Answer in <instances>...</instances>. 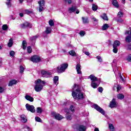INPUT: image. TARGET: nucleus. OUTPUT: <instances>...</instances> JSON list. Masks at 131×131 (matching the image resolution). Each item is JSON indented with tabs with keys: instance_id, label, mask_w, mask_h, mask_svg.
Listing matches in <instances>:
<instances>
[{
	"instance_id": "obj_1",
	"label": "nucleus",
	"mask_w": 131,
	"mask_h": 131,
	"mask_svg": "<svg viewBox=\"0 0 131 131\" xmlns=\"http://www.w3.org/2000/svg\"><path fill=\"white\" fill-rule=\"evenodd\" d=\"M72 95L75 99L82 100L84 98L83 93L81 92L79 86L76 84H75L73 87Z\"/></svg>"
},
{
	"instance_id": "obj_2",
	"label": "nucleus",
	"mask_w": 131,
	"mask_h": 131,
	"mask_svg": "<svg viewBox=\"0 0 131 131\" xmlns=\"http://www.w3.org/2000/svg\"><path fill=\"white\" fill-rule=\"evenodd\" d=\"M35 90L36 92H40L43 88V86L41 84H46V81H41L40 79H38L35 81Z\"/></svg>"
},
{
	"instance_id": "obj_3",
	"label": "nucleus",
	"mask_w": 131,
	"mask_h": 131,
	"mask_svg": "<svg viewBox=\"0 0 131 131\" xmlns=\"http://www.w3.org/2000/svg\"><path fill=\"white\" fill-rule=\"evenodd\" d=\"M68 68V63H63L60 65V66L57 67L54 69V72H57V73H63L65 72V70Z\"/></svg>"
},
{
	"instance_id": "obj_4",
	"label": "nucleus",
	"mask_w": 131,
	"mask_h": 131,
	"mask_svg": "<svg viewBox=\"0 0 131 131\" xmlns=\"http://www.w3.org/2000/svg\"><path fill=\"white\" fill-rule=\"evenodd\" d=\"M93 108L95 109L97 111L102 114V115H105V111L101 107L99 106L98 104H93Z\"/></svg>"
},
{
	"instance_id": "obj_5",
	"label": "nucleus",
	"mask_w": 131,
	"mask_h": 131,
	"mask_svg": "<svg viewBox=\"0 0 131 131\" xmlns=\"http://www.w3.org/2000/svg\"><path fill=\"white\" fill-rule=\"evenodd\" d=\"M26 108L28 111H30L32 113H34L35 112V108L34 107V106L32 105H30L28 103H27L26 104Z\"/></svg>"
},
{
	"instance_id": "obj_6",
	"label": "nucleus",
	"mask_w": 131,
	"mask_h": 131,
	"mask_svg": "<svg viewBox=\"0 0 131 131\" xmlns=\"http://www.w3.org/2000/svg\"><path fill=\"white\" fill-rule=\"evenodd\" d=\"M20 27L21 28H23V29H25V28H31V27H32V25L30 23L26 21L21 24L20 25Z\"/></svg>"
},
{
	"instance_id": "obj_7",
	"label": "nucleus",
	"mask_w": 131,
	"mask_h": 131,
	"mask_svg": "<svg viewBox=\"0 0 131 131\" xmlns=\"http://www.w3.org/2000/svg\"><path fill=\"white\" fill-rule=\"evenodd\" d=\"M31 61L33 63H38L40 61V57L38 55H34L31 58Z\"/></svg>"
},
{
	"instance_id": "obj_8",
	"label": "nucleus",
	"mask_w": 131,
	"mask_h": 131,
	"mask_svg": "<svg viewBox=\"0 0 131 131\" xmlns=\"http://www.w3.org/2000/svg\"><path fill=\"white\" fill-rule=\"evenodd\" d=\"M38 4H39V12H42L43 11V6H45V1L40 0L38 2Z\"/></svg>"
},
{
	"instance_id": "obj_9",
	"label": "nucleus",
	"mask_w": 131,
	"mask_h": 131,
	"mask_svg": "<svg viewBox=\"0 0 131 131\" xmlns=\"http://www.w3.org/2000/svg\"><path fill=\"white\" fill-rule=\"evenodd\" d=\"M118 106V103L116 102V99H113L112 101L110 102V108H115Z\"/></svg>"
},
{
	"instance_id": "obj_10",
	"label": "nucleus",
	"mask_w": 131,
	"mask_h": 131,
	"mask_svg": "<svg viewBox=\"0 0 131 131\" xmlns=\"http://www.w3.org/2000/svg\"><path fill=\"white\" fill-rule=\"evenodd\" d=\"M41 73L43 77H51L52 73L47 71H41Z\"/></svg>"
},
{
	"instance_id": "obj_11",
	"label": "nucleus",
	"mask_w": 131,
	"mask_h": 131,
	"mask_svg": "<svg viewBox=\"0 0 131 131\" xmlns=\"http://www.w3.org/2000/svg\"><path fill=\"white\" fill-rule=\"evenodd\" d=\"M52 115H53V116H54V117L55 118V119H57V120H61V119H63V118H64L63 116L55 112H52Z\"/></svg>"
},
{
	"instance_id": "obj_12",
	"label": "nucleus",
	"mask_w": 131,
	"mask_h": 131,
	"mask_svg": "<svg viewBox=\"0 0 131 131\" xmlns=\"http://www.w3.org/2000/svg\"><path fill=\"white\" fill-rule=\"evenodd\" d=\"M65 112H66V117L68 120H71L72 119V116H71V114L69 113V110L66 109L64 110Z\"/></svg>"
},
{
	"instance_id": "obj_13",
	"label": "nucleus",
	"mask_w": 131,
	"mask_h": 131,
	"mask_svg": "<svg viewBox=\"0 0 131 131\" xmlns=\"http://www.w3.org/2000/svg\"><path fill=\"white\" fill-rule=\"evenodd\" d=\"M76 69L78 74H81V66L80 64L76 65Z\"/></svg>"
},
{
	"instance_id": "obj_14",
	"label": "nucleus",
	"mask_w": 131,
	"mask_h": 131,
	"mask_svg": "<svg viewBox=\"0 0 131 131\" xmlns=\"http://www.w3.org/2000/svg\"><path fill=\"white\" fill-rule=\"evenodd\" d=\"M78 131H85L86 130V127L82 125H79L77 127Z\"/></svg>"
},
{
	"instance_id": "obj_15",
	"label": "nucleus",
	"mask_w": 131,
	"mask_h": 131,
	"mask_svg": "<svg viewBox=\"0 0 131 131\" xmlns=\"http://www.w3.org/2000/svg\"><path fill=\"white\" fill-rule=\"evenodd\" d=\"M92 82H95V81H98V78L95 77L94 75H91L89 76Z\"/></svg>"
},
{
	"instance_id": "obj_16",
	"label": "nucleus",
	"mask_w": 131,
	"mask_h": 131,
	"mask_svg": "<svg viewBox=\"0 0 131 131\" xmlns=\"http://www.w3.org/2000/svg\"><path fill=\"white\" fill-rule=\"evenodd\" d=\"M53 83L56 85L59 84V77L58 76H55L53 77Z\"/></svg>"
},
{
	"instance_id": "obj_17",
	"label": "nucleus",
	"mask_w": 131,
	"mask_h": 131,
	"mask_svg": "<svg viewBox=\"0 0 131 131\" xmlns=\"http://www.w3.org/2000/svg\"><path fill=\"white\" fill-rule=\"evenodd\" d=\"M26 100L27 101H29V102H33L34 101V99L33 97H31L30 95H26L25 97Z\"/></svg>"
},
{
	"instance_id": "obj_18",
	"label": "nucleus",
	"mask_w": 131,
	"mask_h": 131,
	"mask_svg": "<svg viewBox=\"0 0 131 131\" xmlns=\"http://www.w3.org/2000/svg\"><path fill=\"white\" fill-rule=\"evenodd\" d=\"M99 84H100V82H98L97 83H96L95 82H92L91 86L93 89H97V88H98V86H99Z\"/></svg>"
},
{
	"instance_id": "obj_19",
	"label": "nucleus",
	"mask_w": 131,
	"mask_h": 131,
	"mask_svg": "<svg viewBox=\"0 0 131 131\" xmlns=\"http://www.w3.org/2000/svg\"><path fill=\"white\" fill-rule=\"evenodd\" d=\"M82 20L84 24H88L89 23V18L88 17H82Z\"/></svg>"
},
{
	"instance_id": "obj_20",
	"label": "nucleus",
	"mask_w": 131,
	"mask_h": 131,
	"mask_svg": "<svg viewBox=\"0 0 131 131\" xmlns=\"http://www.w3.org/2000/svg\"><path fill=\"white\" fill-rule=\"evenodd\" d=\"M16 83H17V80H12L9 81V86H12V85H14V84H16Z\"/></svg>"
},
{
	"instance_id": "obj_21",
	"label": "nucleus",
	"mask_w": 131,
	"mask_h": 131,
	"mask_svg": "<svg viewBox=\"0 0 131 131\" xmlns=\"http://www.w3.org/2000/svg\"><path fill=\"white\" fill-rule=\"evenodd\" d=\"M14 45V42L13 41V39L10 38L8 43V46L9 48H12V46Z\"/></svg>"
},
{
	"instance_id": "obj_22",
	"label": "nucleus",
	"mask_w": 131,
	"mask_h": 131,
	"mask_svg": "<svg viewBox=\"0 0 131 131\" xmlns=\"http://www.w3.org/2000/svg\"><path fill=\"white\" fill-rule=\"evenodd\" d=\"M112 5L116 8H118L119 7V5H118V2L116 0H113L112 1Z\"/></svg>"
},
{
	"instance_id": "obj_23",
	"label": "nucleus",
	"mask_w": 131,
	"mask_h": 131,
	"mask_svg": "<svg viewBox=\"0 0 131 131\" xmlns=\"http://www.w3.org/2000/svg\"><path fill=\"white\" fill-rule=\"evenodd\" d=\"M120 46V42L118 40H115L114 42L113 47H119Z\"/></svg>"
},
{
	"instance_id": "obj_24",
	"label": "nucleus",
	"mask_w": 131,
	"mask_h": 131,
	"mask_svg": "<svg viewBox=\"0 0 131 131\" xmlns=\"http://www.w3.org/2000/svg\"><path fill=\"white\" fill-rule=\"evenodd\" d=\"M20 119L23 122H26V121H27V118H26V116L25 115L20 116Z\"/></svg>"
},
{
	"instance_id": "obj_25",
	"label": "nucleus",
	"mask_w": 131,
	"mask_h": 131,
	"mask_svg": "<svg viewBox=\"0 0 131 131\" xmlns=\"http://www.w3.org/2000/svg\"><path fill=\"white\" fill-rule=\"evenodd\" d=\"M45 32L47 33V34H50V33L52 32V28L50 27H47Z\"/></svg>"
},
{
	"instance_id": "obj_26",
	"label": "nucleus",
	"mask_w": 131,
	"mask_h": 131,
	"mask_svg": "<svg viewBox=\"0 0 131 131\" xmlns=\"http://www.w3.org/2000/svg\"><path fill=\"white\" fill-rule=\"evenodd\" d=\"M76 10V7L72 6V7L69 9V12L70 13H73V12H75Z\"/></svg>"
},
{
	"instance_id": "obj_27",
	"label": "nucleus",
	"mask_w": 131,
	"mask_h": 131,
	"mask_svg": "<svg viewBox=\"0 0 131 131\" xmlns=\"http://www.w3.org/2000/svg\"><path fill=\"white\" fill-rule=\"evenodd\" d=\"M109 28V25L107 24H105L102 26V30H107Z\"/></svg>"
},
{
	"instance_id": "obj_28",
	"label": "nucleus",
	"mask_w": 131,
	"mask_h": 131,
	"mask_svg": "<svg viewBox=\"0 0 131 131\" xmlns=\"http://www.w3.org/2000/svg\"><path fill=\"white\" fill-rule=\"evenodd\" d=\"M101 18L103 19V20H105V21H108V17L107 16V15L106 14V13H103L101 16Z\"/></svg>"
},
{
	"instance_id": "obj_29",
	"label": "nucleus",
	"mask_w": 131,
	"mask_h": 131,
	"mask_svg": "<svg viewBox=\"0 0 131 131\" xmlns=\"http://www.w3.org/2000/svg\"><path fill=\"white\" fill-rule=\"evenodd\" d=\"M108 127L111 131H115V128L114 127V126H113V124H109Z\"/></svg>"
},
{
	"instance_id": "obj_30",
	"label": "nucleus",
	"mask_w": 131,
	"mask_h": 131,
	"mask_svg": "<svg viewBox=\"0 0 131 131\" xmlns=\"http://www.w3.org/2000/svg\"><path fill=\"white\" fill-rule=\"evenodd\" d=\"M69 54L71 56H72L73 57L76 56V52L73 50L70 51L69 52Z\"/></svg>"
},
{
	"instance_id": "obj_31",
	"label": "nucleus",
	"mask_w": 131,
	"mask_h": 131,
	"mask_svg": "<svg viewBox=\"0 0 131 131\" xmlns=\"http://www.w3.org/2000/svg\"><path fill=\"white\" fill-rule=\"evenodd\" d=\"M49 24L50 26L53 27V26H55V23H54V20L53 19H50L49 21Z\"/></svg>"
},
{
	"instance_id": "obj_32",
	"label": "nucleus",
	"mask_w": 131,
	"mask_h": 131,
	"mask_svg": "<svg viewBox=\"0 0 131 131\" xmlns=\"http://www.w3.org/2000/svg\"><path fill=\"white\" fill-rule=\"evenodd\" d=\"M23 50H26V47L27 46V42H26V41L24 40L23 41Z\"/></svg>"
},
{
	"instance_id": "obj_33",
	"label": "nucleus",
	"mask_w": 131,
	"mask_h": 131,
	"mask_svg": "<svg viewBox=\"0 0 131 131\" xmlns=\"http://www.w3.org/2000/svg\"><path fill=\"white\" fill-rule=\"evenodd\" d=\"M36 112L37 113L40 114L41 113H42V108H41L40 107H37Z\"/></svg>"
},
{
	"instance_id": "obj_34",
	"label": "nucleus",
	"mask_w": 131,
	"mask_h": 131,
	"mask_svg": "<svg viewBox=\"0 0 131 131\" xmlns=\"http://www.w3.org/2000/svg\"><path fill=\"white\" fill-rule=\"evenodd\" d=\"M117 17L118 18H122V17H123V13L121 11L119 12L117 14Z\"/></svg>"
},
{
	"instance_id": "obj_35",
	"label": "nucleus",
	"mask_w": 131,
	"mask_h": 131,
	"mask_svg": "<svg viewBox=\"0 0 131 131\" xmlns=\"http://www.w3.org/2000/svg\"><path fill=\"white\" fill-rule=\"evenodd\" d=\"M126 41L127 42H131V36H127L125 38Z\"/></svg>"
},
{
	"instance_id": "obj_36",
	"label": "nucleus",
	"mask_w": 131,
	"mask_h": 131,
	"mask_svg": "<svg viewBox=\"0 0 131 131\" xmlns=\"http://www.w3.org/2000/svg\"><path fill=\"white\" fill-rule=\"evenodd\" d=\"M118 99H120V100H122V99H124V95L123 94H118L117 96Z\"/></svg>"
},
{
	"instance_id": "obj_37",
	"label": "nucleus",
	"mask_w": 131,
	"mask_h": 131,
	"mask_svg": "<svg viewBox=\"0 0 131 131\" xmlns=\"http://www.w3.org/2000/svg\"><path fill=\"white\" fill-rule=\"evenodd\" d=\"M9 55H10V57L14 58V57H15V51H11L10 52Z\"/></svg>"
},
{
	"instance_id": "obj_38",
	"label": "nucleus",
	"mask_w": 131,
	"mask_h": 131,
	"mask_svg": "<svg viewBox=\"0 0 131 131\" xmlns=\"http://www.w3.org/2000/svg\"><path fill=\"white\" fill-rule=\"evenodd\" d=\"M24 14H27V15H29L30 13H31V11H29L28 9H26L23 11Z\"/></svg>"
},
{
	"instance_id": "obj_39",
	"label": "nucleus",
	"mask_w": 131,
	"mask_h": 131,
	"mask_svg": "<svg viewBox=\"0 0 131 131\" xmlns=\"http://www.w3.org/2000/svg\"><path fill=\"white\" fill-rule=\"evenodd\" d=\"M113 52L115 54H117V52H118V48H117V47H113Z\"/></svg>"
},
{
	"instance_id": "obj_40",
	"label": "nucleus",
	"mask_w": 131,
	"mask_h": 131,
	"mask_svg": "<svg viewBox=\"0 0 131 131\" xmlns=\"http://www.w3.org/2000/svg\"><path fill=\"white\" fill-rule=\"evenodd\" d=\"M92 10L93 11H96L98 10V6L95 4L92 5Z\"/></svg>"
},
{
	"instance_id": "obj_41",
	"label": "nucleus",
	"mask_w": 131,
	"mask_h": 131,
	"mask_svg": "<svg viewBox=\"0 0 131 131\" xmlns=\"http://www.w3.org/2000/svg\"><path fill=\"white\" fill-rule=\"evenodd\" d=\"M27 52L28 53H29V54H31V53L32 52V49L31 48V47L29 46L27 48Z\"/></svg>"
},
{
	"instance_id": "obj_42",
	"label": "nucleus",
	"mask_w": 131,
	"mask_h": 131,
	"mask_svg": "<svg viewBox=\"0 0 131 131\" xmlns=\"http://www.w3.org/2000/svg\"><path fill=\"white\" fill-rule=\"evenodd\" d=\"M79 34L80 36H82V37L84 36V35H85V32L84 31H81L79 32Z\"/></svg>"
},
{
	"instance_id": "obj_43",
	"label": "nucleus",
	"mask_w": 131,
	"mask_h": 131,
	"mask_svg": "<svg viewBox=\"0 0 131 131\" xmlns=\"http://www.w3.org/2000/svg\"><path fill=\"white\" fill-rule=\"evenodd\" d=\"M96 59H97L98 62L102 63L103 62V60H102V57L101 56H97Z\"/></svg>"
},
{
	"instance_id": "obj_44",
	"label": "nucleus",
	"mask_w": 131,
	"mask_h": 131,
	"mask_svg": "<svg viewBox=\"0 0 131 131\" xmlns=\"http://www.w3.org/2000/svg\"><path fill=\"white\" fill-rule=\"evenodd\" d=\"M91 19L93 20V22H94L95 23H96V22H98V19L96 18V17L94 16H92Z\"/></svg>"
},
{
	"instance_id": "obj_45",
	"label": "nucleus",
	"mask_w": 131,
	"mask_h": 131,
	"mask_svg": "<svg viewBox=\"0 0 131 131\" xmlns=\"http://www.w3.org/2000/svg\"><path fill=\"white\" fill-rule=\"evenodd\" d=\"M35 119L36 121H37V122H41V119H40V118H39L38 117H36L35 118Z\"/></svg>"
},
{
	"instance_id": "obj_46",
	"label": "nucleus",
	"mask_w": 131,
	"mask_h": 131,
	"mask_svg": "<svg viewBox=\"0 0 131 131\" xmlns=\"http://www.w3.org/2000/svg\"><path fill=\"white\" fill-rule=\"evenodd\" d=\"M127 61H128V62H131V54H129L126 58Z\"/></svg>"
},
{
	"instance_id": "obj_47",
	"label": "nucleus",
	"mask_w": 131,
	"mask_h": 131,
	"mask_svg": "<svg viewBox=\"0 0 131 131\" xmlns=\"http://www.w3.org/2000/svg\"><path fill=\"white\" fill-rule=\"evenodd\" d=\"M3 30H7L8 29V26L7 25H4L2 26Z\"/></svg>"
},
{
	"instance_id": "obj_48",
	"label": "nucleus",
	"mask_w": 131,
	"mask_h": 131,
	"mask_svg": "<svg viewBox=\"0 0 131 131\" xmlns=\"http://www.w3.org/2000/svg\"><path fill=\"white\" fill-rule=\"evenodd\" d=\"M20 73H23L24 72V68L23 66L20 67Z\"/></svg>"
},
{
	"instance_id": "obj_49",
	"label": "nucleus",
	"mask_w": 131,
	"mask_h": 131,
	"mask_svg": "<svg viewBox=\"0 0 131 131\" xmlns=\"http://www.w3.org/2000/svg\"><path fill=\"white\" fill-rule=\"evenodd\" d=\"M6 5L8 7H10L11 6V0H7Z\"/></svg>"
},
{
	"instance_id": "obj_50",
	"label": "nucleus",
	"mask_w": 131,
	"mask_h": 131,
	"mask_svg": "<svg viewBox=\"0 0 131 131\" xmlns=\"http://www.w3.org/2000/svg\"><path fill=\"white\" fill-rule=\"evenodd\" d=\"M36 38H37V36H34L31 37L30 39L31 40H35V39H36Z\"/></svg>"
},
{
	"instance_id": "obj_51",
	"label": "nucleus",
	"mask_w": 131,
	"mask_h": 131,
	"mask_svg": "<svg viewBox=\"0 0 131 131\" xmlns=\"http://www.w3.org/2000/svg\"><path fill=\"white\" fill-rule=\"evenodd\" d=\"M64 2L70 5L72 3V0H64Z\"/></svg>"
},
{
	"instance_id": "obj_52",
	"label": "nucleus",
	"mask_w": 131,
	"mask_h": 131,
	"mask_svg": "<svg viewBox=\"0 0 131 131\" xmlns=\"http://www.w3.org/2000/svg\"><path fill=\"white\" fill-rule=\"evenodd\" d=\"M125 34H129V35H131V29L130 31H126Z\"/></svg>"
},
{
	"instance_id": "obj_53",
	"label": "nucleus",
	"mask_w": 131,
	"mask_h": 131,
	"mask_svg": "<svg viewBox=\"0 0 131 131\" xmlns=\"http://www.w3.org/2000/svg\"><path fill=\"white\" fill-rule=\"evenodd\" d=\"M70 110H71V111H72V112H74V106H73V105H71L70 107Z\"/></svg>"
},
{
	"instance_id": "obj_54",
	"label": "nucleus",
	"mask_w": 131,
	"mask_h": 131,
	"mask_svg": "<svg viewBox=\"0 0 131 131\" xmlns=\"http://www.w3.org/2000/svg\"><path fill=\"white\" fill-rule=\"evenodd\" d=\"M98 92H99V93H102V92H103V88L99 87L98 88Z\"/></svg>"
},
{
	"instance_id": "obj_55",
	"label": "nucleus",
	"mask_w": 131,
	"mask_h": 131,
	"mask_svg": "<svg viewBox=\"0 0 131 131\" xmlns=\"http://www.w3.org/2000/svg\"><path fill=\"white\" fill-rule=\"evenodd\" d=\"M121 90V85H118L117 88V91L118 92L119 91H120Z\"/></svg>"
},
{
	"instance_id": "obj_56",
	"label": "nucleus",
	"mask_w": 131,
	"mask_h": 131,
	"mask_svg": "<svg viewBox=\"0 0 131 131\" xmlns=\"http://www.w3.org/2000/svg\"><path fill=\"white\" fill-rule=\"evenodd\" d=\"M127 49L129 50V51L131 50V44H129L127 46Z\"/></svg>"
},
{
	"instance_id": "obj_57",
	"label": "nucleus",
	"mask_w": 131,
	"mask_h": 131,
	"mask_svg": "<svg viewBox=\"0 0 131 131\" xmlns=\"http://www.w3.org/2000/svg\"><path fill=\"white\" fill-rule=\"evenodd\" d=\"M4 91H5V89L4 88L0 86V93H4Z\"/></svg>"
},
{
	"instance_id": "obj_58",
	"label": "nucleus",
	"mask_w": 131,
	"mask_h": 131,
	"mask_svg": "<svg viewBox=\"0 0 131 131\" xmlns=\"http://www.w3.org/2000/svg\"><path fill=\"white\" fill-rule=\"evenodd\" d=\"M25 128H26L27 129H28V131H32V130L31 129V128H30V127H28V126H26V127H25Z\"/></svg>"
},
{
	"instance_id": "obj_59",
	"label": "nucleus",
	"mask_w": 131,
	"mask_h": 131,
	"mask_svg": "<svg viewBox=\"0 0 131 131\" xmlns=\"http://www.w3.org/2000/svg\"><path fill=\"white\" fill-rule=\"evenodd\" d=\"M123 19H119L118 20V22H119V23H122V22H123Z\"/></svg>"
},
{
	"instance_id": "obj_60",
	"label": "nucleus",
	"mask_w": 131,
	"mask_h": 131,
	"mask_svg": "<svg viewBox=\"0 0 131 131\" xmlns=\"http://www.w3.org/2000/svg\"><path fill=\"white\" fill-rule=\"evenodd\" d=\"M120 77L121 80H122V81H124V79H123V78L122 77V76L120 75Z\"/></svg>"
},
{
	"instance_id": "obj_61",
	"label": "nucleus",
	"mask_w": 131,
	"mask_h": 131,
	"mask_svg": "<svg viewBox=\"0 0 131 131\" xmlns=\"http://www.w3.org/2000/svg\"><path fill=\"white\" fill-rule=\"evenodd\" d=\"M76 14H79V10H75Z\"/></svg>"
},
{
	"instance_id": "obj_62",
	"label": "nucleus",
	"mask_w": 131,
	"mask_h": 131,
	"mask_svg": "<svg viewBox=\"0 0 131 131\" xmlns=\"http://www.w3.org/2000/svg\"><path fill=\"white\" fill-rule=\"evenodd\" d=\"M85 55H86L87 56H90V52H86L85 53Z\"/></svg>"
},
{
	"instance_id": "obj_63",
	"label": "nucleus",
	"mask_w": 131,
	"mask_h": 131,
	"mask_svg": "<svg viewBox=\"0 0 131 131\" xmlns=\"http://www.w3.org/2000/svg\"><path fill=\"white\" fill-rule=\"evenodd\" d=\"M19 16L20 17H23V16H24V15L23 14V13H19Z\"/></svg>"
},
{
	"instance_id": "obj_64",
	"label": "nucleus",
	"mask_w": 131,
	"mask_h": 131,
	"mask_svg": "<svg viewBox=\"0 0 131 131\" xmlns=\"http://www.w3.org/2000/svg\"><path fill=\"white\" fill-rule=\"evenodd\" d=\"M94 131H99V128H95V129H94Z\"/></svg>"
}]
</instances>
